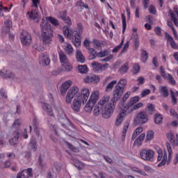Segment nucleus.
<instances>
[{
  "label": "nucleus",
  "mask_w": 178,
  "mask_h": 178,
  "mask_svg": "<svg viewBox=\"0 0 178 178\" xmlns=\"http://www.w3.org/2000/svg\"><path fill=\"white\" fill-rule=\"evenodd\" d=\"M121 17L122 19V33L124 34V31H126V27L127 26L126 23V16L124 14H122Z\"/></svg>",
  "instance_id": "49"
},
{
  "label": "nucleus",
  "mask_w": 178,
  "mask_h": 178,
  "mask_svg": "<svg viewBox=\"0 0 178 178\" xmlns=\"http://www.w3.org/2000/svg\"><path fill=\"white\" fill-rule=\"evenodd\" d=\"M63 66H64L65 70H67V72H71L72 69H73V67L72 66V65H70L69 63H66V64H63Z\"/></svg>",
  "instance_id": "62"
},
{
  "label": "nucleus",
  "mask_w": 178,
  "mask_h": 178,
  "mask_svg": "<svg viewBox=\"0 0 178 178\" xmlns=\"http://www.w3.org/2000/svg\"><path fill=\"white\" fill-rule=\"evenodd\" d=\"M60 62L63 63V65H65L66 63H69V60L67 59V56H66V54L63 51H59L58 53Z\"/></svg>",
  "instance_id": "28"
},
{
  "label": "nucleus",
  "mask_w": 178,
  "mask_h": 178,
  "mask_svg": "<svg viewBox=\"0 0 178 178\" xmlns=\"http://www.w3.org/2000/svg\"><path fill=\"white\" fill-rule=\"evenodd\" d=\"M154 123L156 124H162L163 123V116L161 113H156L154 115Z\"/></svg>",
  "instance_id": "31"
},
{
  "label": "nucleus",
  "mask_w": 178,
  "mask_h": 178,
  "mask_svg": "<svg viewBox=\"0 0 178 178\" xmlns=\"http://www.w3.org/2000/svg\"><path fill=\"white\" fill-rule=\"evenodd\" d=\"M133 172H135L136 173H139V175H141L142 176H147V174L145 172L140 170L137 167H134L132 168Z\"/></svg>",
  "instance_id": "51"
},
{
  "label": "nucleus",
  "mask_w": 178,
  "mask_h": 178,
  "mask_svg": "<svg viewBox=\"0 0 178 178\" xmlns=\"http://www.w3.org/2000/svg\"><path fill=\"white\" fill-rule=\"evenodd\" d=\"M92 43L94 44V45H95V47H97V48H101L102 47L101 42H99V40L97 39H93Z\"/></svg>",
  "instance_id": "64"
},
{
  "label": "nucleus",
  "mask_w": 178,
  "mask_h": 178,
  "mask_svg": "<svg viewBox=\"0 0 178 178\" xmlns=\"http://www.w3.org/2000/svg\"><path fill=\"white\" fill-rule=\"evenodd\" d=\"M138 72H140V65L138 64H135L134 65V70L132 71V73L134 74H137V73H138Z\"/></svg>",
  "instance_id": "60"
},
{
  "label": "nucleus",
  "mask_w": 178,
  "mask_h": 178,
  "mask_svg": "<svg viewBox=\"0 0 178 178\" xmlns=\"http://www.w3.org/2000/svg\"><path fill=\"white\" fill-rule=\"evenodd\" d=\"M0 76L3 77V79H13V77H15V74L9 70L3 69V70H0Z\"/></svg>",
  "instance_id": "19"
},
{
  "label": "nucleus",
  "mask_w": 178,
  "mask_h": 178,
  "mask_svg": "<svg viewBox=\"0 0 178 178\" xmlns=\"http://www.w3.org/2000/svg\"><path fill=\"white\" fill-rule=\"evenodd\" d=\"M72 81H67L62 84L60 90L61 95H65V94H66V91L69 90L70 86H72Z\"/></svg>",
  "instance_id": "17"
},
{
  "label": "nucleus",
  "mask_w": 178,
  "mask_h": 178,
  "mask_svg": "<svg viewBox=\"0 0 178 178\" xmlns=\"http://www.w3.org/2000/svg\"><path fill=\"white\" fill-rule=\"evenodd\" d=\"M126 113H127V112H126L124 108V111L118 114L115 121V126H120L122 124V122L124 120Z\"/></svg>",
  "instance_id": "21"
},
{
  "label": "nucleus",
  "mask_w": 178,
  "mask_h": 178,
  "mask_svg": "<svg viewBox=\"0 0 178 178\" xmlns=\"http://www.w3.org/2000/svg\"><path fill=\"white\" fill-rule=\"evenodd\" d=\"M20 124H22V120L17 119L13 124L12 127L13 129H16V130H17V129H19V127H20Z\"/></svg>",
  "instance_id": "47"
},
{
  "label": "nucleus",
  "mask_w": 178,
  "mask_h": 178,
  "mask_svg": "<svg viewBox=\"0 0 178 178\" xmlns=\"http://www.w3.org/2000/svg\"><path fill=\"white\" fill-rule=\"evenodd\" d=\"M78 30L76 31H72L69 26H64L63 29V34L65 37H67V38H69L70 40H72L73 38V34H82L83 33V25L81 23H79L77 24Z\"/></svg>",
  "instance_id": "8"
},
{
  "label": "nucleus",
  "mask_w": 178,
  "mask_h": 178,
  "mask_svg": "<svg viewBox=\"0 0 178 178\" xmlns=\"http://www.w3.org/2000/svg\"><path fill=\"white\" fill-rule=\"evenodd\" d=\"M27 15L31 20H34L36 23L40 21V15L38 10H32L31 12H28Z\"/></svg>",
  "instance_id": "13"
},
{
  "label": "nucleus",
  "mask_w": 178,
  "mask_h": 178,
  "mask_svg": "<svg viewBox=\"0 0 178 178\" xmlns=\"http://www.w3.org/2000/svg\"><path fill=\"white\" fill-rule=\"evenodd\" d=\"M154 32L156 35H159V37H161V35H162V29L159 26L154 28Z\"/></svg>",
  "instance_id": "61"
},
{
  "label": "nucleus",
  "mask_w": 178,
  "mask_h": 178,
  "mask_svg": "<svg viewBox=\"0 0 178 178\" xmlns=\"http://www.w3.org/2000/svg\"><path fill=\"white\" fill-rule=\"evenodd\" d=\"M146 111L148 115H154L156 109L155 108V106L151 103H148L146 107Z\"/></svg>",
  "instance_id": "30"
},
{
  "label": "nucleus",
  "mask_w": 178,
  "mask_h": 178,
  "mask_svg": "<svg viewBox=\"0 0 178 178\" xmlns=\"http://www.w3.org/2000/svg\"><path fill=\"white\" fill-rule=\"evenodd\" d=\"M65 51L68 55H70L73 52V47L70 44H67L65 47Z\"/></svg>",
  "instance_id": "56"
},
{
  "label": "nucleus",
  "mask_w": 178,
  "mask_h": 178,
  "mask_svg": "<svg viewBox=\"0 0 178 178\" xmlns=\"http://www.w3.org/2000/svg\"><path fill=\"white\" fill-rule=\"evenodd\" d=\"M141 133H143V127H139L136 128V130L134 131L131 140H136L137 136H138V134H141Z\"/></svg>",
  "instance_id": "37"
},
{
  "label": "nucleus",
  "mask_w": 178,
  "mask_h": 178,
  "mask_svg": "<svg viewBox=\"0 0 178 178\" xmlns=\"http://www.w3.org/2000/svg\"><path fill=\"white\" fill-rule=\"evenodd\" d=\"M167 149L168 151V159L167 160V165H170V163L172 162V154L173 152H172V147L169 145L167 146Z\"/></svg>",
  "instance_id": "40"
},
{
  "label": "nucleus",
  "mask_w": 178,
  "mask_h": 178,
  "mask_svg": "<svg viewBox=\"0 0 178 178\" xmlns=\"http://www.w3.org/2000/svg\"><path fill=\"white\" fill-rule=\"evenodd\" d=\"M159 92L164 98H168V97H169V90H168L167 86H161L159 89Z\"/></svg>",
  "instance_id": "32"
},
{
  "label": "nucleus",
  "mask_w": 178,
  "mask_h": 178,
  "mask_svg": "<svg viewBox=\"0 0 178 178\" xmlns=\"http://www.w3.org/2000/svg\"><path fill=\"white\" fill-rule=\"evenodd\" d=\"M160 73L163 79H168V74L165 72V68H163V66L160 67Z\"/></svg>",
  "instance_id": "58"
},
{
  "label": "nucleus",
  "mask_w": 178,
  "mask_h": 178,
  "mask_svg": "<svg viewBox=\"0 0 178 178\" xmlns=\"http://www.w3.org/2000/svg\"><path fill=\"white\" fill-rule=\"evenodd\" d=\"M33 48L34 49H36L37 51H39V52H41V51H44L45 49V47H44V44L36 42L33 46Z\"/></svg>",
  "instance_id": "38"
},
{
  "label": "nucleus",
  "mask_w": 178,
  "mask_h": 178,
  "mask_svg": "<svg viewBox=\"0 0 178 178\" xmlns=\"http://www.w3.org/2000/svg\"><path fill=\"white\" fill-rule=\"evenodd\" d=\"M140 157L143 161H154V156L155 155V152L152 149H143L140 151Z\"/></svg>",
  "instance_id": "9"
},
{
  "label": "nucleus",
  "mask_w": 178,
  "mask_h": 178,
  "mask_svg": "<svg viewBox=\"0 0 178 178\" xmlns=\"http://www.w3.org/2000/svg\"><path fill=\"white\" fill-rule=\"evenodd\" d=\"M78 70L81 74H86V73H88V67H87V65H78Z\"/></svg>",
  "instance_id": "34"
},
{
  "label": "nucleus",
  "mask_w": 178,
  "mask_h": 178,
  "mask_svg": "<svg viewBox=\"0 0 178 178\" xmlns=\"http://www.w3.org/2000/svg\"><path fill=\"white\" fill-rule=\"evenodd\" d=\"M44 166H45V163L44 162V157L42 155L40 154L38 159V169L40 172H42L44 170Z\"/></svg>",
  "instance_id": "24"
},
{
  "label": "nucleus",
  "mask_w": 178,
  "mask_h": 178,
  "mask_svg": "<svg viewBox=\"0 0 178 178\" xmlns=\"http://www.w3.org/2000/svg\"><path fill=\"white\" fill-rule=\"evenodd\" d=\"M128 71H129V64L127 63L122 65L119 70L120 73H122V74H124V73H127Z\"/></svg>",
  "instance_id": "39"
},
{
  "label": "nucleus",
  "mask_w": 178,
  "mask_h": 178,
  "mask_svg": "<svg viewBox=\"0 0 178 178\" xmlns=\"http://www.w3.org/2000/svg\"><path fill=\"white\" fill-rule=\"evenodd\" d=\"M98 99H99V92L98 91L93 92L90 95L89 100L88 101L87 104L84 107V111L86 112H91L94 106H95V104H97Z\"/></svg>",
  "instance_id": "5"
},
{
  "label": "nucleus",
  "mask_w": 178,
  "mask_h": 178,
  "mask_svg": "<svg viewBox=\"0 0 178 178\" xmlns=\"http://www.w3.org/2000/svg\"><path fill=\"white\" fill-rule=\"evenodd\" d=\"M40 61L43 66H48L51 63V60L49 59V56H46L45 54H42L40 56Z\"/></svg>",
  "instance_id": "27"
},
{
  "label": "nucleus",
  "mask_w": 178,
  "mask_h": 178,
  "mask_svg": "<svg viewBox=\"0 0 178 178\" xmlns=\"http://www.w3.org/2000/svg\"><path fill=\"white\" fill-rule=\"evenodd\" d=\"M134 123L136 126H143L145 123H148V115L147 111H141L136 114L134 120Z\"/></svg>",
  "instance_id": "7"
},
{
  "label": "nucleus",
  "mask_w": 178,
  "mask_h": 178,
  "mask_svg": "<svg viewBox=\"0 0 178 178\" xmlns=\"http://www.w3.org/2000/svg\"><path fill=\"white\" fill-rule=\"evenodd\" d=\"M110 98L109 95H105L99 101L93 111L95 116H99L101 113L102 118L109 119L113 115L116 105L109 102Z\"/></svg>",
  "instance_id": "1"
},
{
  "label": "nucleus",
  "mask_w": 178,
  "mask_h": 178,
  "mask_svg": "<svg viewBox=\"0 0 178 178\" xmlns=\"http://www.w3.org/2000/svg\"><path fill=\"white\" fill-rule=\"evenodd\" d=\"M58 119L59 123H60L63 127H66V124L69 123V119L66 118V115L63 113L61 114V115H58Z\"/></svg>",
  "instance_id": "22"
},
{
  "label": "nucleus",
  "mask_w": 178,
  "mask_h": 178,
  "mask_svg": "<svg viewBox=\"0 0 178 178\" xmlns=\"http://www.w3.org/2000/svg\"><path fill=\"white\" fill-rule=\"evenodd\" d=\"M108 55H109L108 50H104V51H101L97 53V58H104L105 56H108Z\"/></svg>",
  "instance_id": "52"
},
{
  "label": "nucleus",
  "mask_w": 178,
  "mask_h": 178,
  "mask_svg": "<svg viewBox=\"0 0 178 178\" xmlns=\"http://www.w3.org/2000/svg\"><path fill=\"white\" fill-rule=\"evenodd\" d=\"M167 77L166 79H168V83H170L172 86H176V81H175V79L170 74H167Z\"/></svg>",
  "instance_id": "53"
},
{
  "label": "nucleus",
  "mask_w": 178,
  "mask_h": 178,
  "mask_svg": "<svg viewBox=\"0 0 178 178\" xmlns=\"http://www.w3.org/2000/svg\"><path fill=\"white\" fill-rule=\"evenodd\" d=\"M145 138V134H140L134 141V144H137V145H141L143 144V141Z\"/></svg>",
  "instance_id": "36"
},
{
  "label": "nucleus",
  "mask_w": 178,
  "mask_h": 178,
  "mask_svg": "<svg viewBox=\"0 0 178 178\" xmlns=\"http://www.w3.org/2000/svg\"><path fill=\"white\" fill-rule=\"evenodd\" d=\"M81 94L83 97L74 98L72 102L71 108L74 112H80L81 104H87V101L90 97V90L87 88H84L81 90Z\"/></svg>",
  "instance_id": "2"
},
{
  "label": "nucleus",
  "mask_w": 178,
  "mask_h": 178,
  "mask_svg": "<svg viewBox=\"0 0 178 178\" xmlns=\"http://www.w3.org/2000/svg\"><path fill=\"white\" fill-rule=\"evenodd\" d=\"M11 27H12V21L10 19H6L4 22V24L2 28L3 34H6V33H10Z\"/></svg>",
  "instance_id": "16"
},
{
  "label": "nucleus",
  "mask_w": 178,
  "mask_h": 178,
  "mask_svg": "<svg viewBox=\"0 0 178 178\" xmlns=\"http://www.w3.org/2000/svg\"><path fill=\"white\" fill-rule=\"evenodd\" d=\"M144 170L147 172V173H155V170L148 165H145L144 167Z\"/></svg>",
  "instance_id": "59"
},
{
  "label": "nucleus",
  "mask_w": 178,
  "mask_h": 178,
  "mask_svg": "<svg viewBox=\"0 0 178 178\" xmlns=\"http://www.w3.org/2000/svg\"><path fill=\"white\" fill-rule=\"evenodd\" d=\"M138 101H140V97H138V96H136L131 99L129 102H128L127 104L124 107L125 112H127V111H129L130 108H131V106L136 105V103L138 102Z\"/></svg>",
  "instance_id": "15"
},
{
  "label": "nucleus",
  "mask_w": 178,
  "mask_h": 178,
  "mask_svg": "<svg viewBox=\"0 0 178 178\" xmlns=\"http://www.w3.org/2000/svg\"><path fill=\"white\" fill-rule=\"evenodd\" d=\"M99 76L98 75L90 74L85 79L86 83H98L99 81Z\"/></svg>",
  "instance_id": "20"
},
{
  "label": "nucleus",
  "mask_w": 178,
  "mask_h": 178,
  "mask_svg": "<svg viewBox=\"0 0 178 178\" xmlns=\"http://www.w3.org/2000/svg\"><path fill=\"white\" fill-rule=\"evenodd\" d=\"M165 37L168 41L170 42L171 48H172V49H177L178 44H177L175 40H173V37H172V35H169L168 33H165Z\"/></svg>",
  "instance_id": "23"
},
{
  "label": "nucleus",
  "mask_w": 178,
  "mask_h": 178,
  "mask_svg": "<svg viewBox=\"0 0 178 178\" xmlns=\"http://www.w3.org/2000/svg\"><path fill=\"white\" fill-rule=\"evenodd\" d=\"M75 55L77 62H79L80 63H84L86 62V57H84L81 51L77 49Z\"/></svg>",
  "instance_id": "25"
},
{
  "label": "nucleus",
  "mask_w": 178,
  "mask_h": 178,
  "mask_svg": "<svg viewBox=\"0 0 178 178\" xmlns=\"http://www.w3.org/2000/svg\"><path fill=\"white\" fill-rule=\"evenodd\" d=\"M154 131H149L147 133V136H146V140L147 141H151V140H152V138H154Z\"/></svg>",
  "instance_id": "54"
},
{
  "label": "nucleus",
  "mask_w": 178,
  "mask_h": 178,
  "mask_svg": "<svg viewBox=\"0 0 178 178\" xmlns=\"http://www.w3.org/2000/svg\"><path fill=\"white\" fill-rule=\"evenodd\" d=\"M21 42L23 45L29 47L31 44V35L27 33L26 31H22L21 33Z\"/></svg>",
  "instance_id": "10"
},
{
  "label": "nucleus",
  "mask_w": 178,
  "mask_h": 178,
  "mask_svg": "<svg viewBox=\"0 0 178 178\" xmlns=\"http://www.w3.org/2000/svg\"><path fill=\"white\" fill-rule=\"evenodd\" d=\"M141 56H142V61L143 62V63H145V62L148 60V52H147V51L145 50H142Z\"/></svg>",
  "instance_id": "45"
},
{
  "label": "nucleus",
  "mask_w": 178,
  "mask_h": 178,
  "mask_svg": "<svg viewBox=\"0 0 178 178\" xmlns=\"http://www.w3.org/2000/svg\"><path fill=\"white\" fill-rule=\"evenodd\" d=\"M127 130H129V123H126L124 125L122 136V140H124L126 138V134L127 133Z\"/></svg>",
  "instance_id": "48"
},
{
  "label": "nucleus",
  "mask_w": 178,
  "mask_h": 178,
  "mask_svg": "<svg viewBox=\"0 0 178 178\" xmlns=\"http://www.w3.org/2000/svg\"><path fill=\"white\" fill-rule=\"evenodd\" d=\"M83 97V95L81 92H79V88L77 86H73L70 88V89L68 90L66 97H65V102L66 104H72V99L73 98H77V97Z\"/></svg>",
  "instance_id": "6"
},
{
  "label": "nucleus",
  "mask_w": 178,
  "mask_h": 178,
  "mask_svg": "<svg viewBox=\"0 0 178 178\" xmlns=\"http://www.w3.org/2000/svg\"><path fill=\"white\" fill-rule=\"evenodd\" d=\"M47 19L53 24V26H59V22L55 17H47Z\"/></svg>",
  "instance_id": "41"
},
{
  "label": "nucleus",
  "mask_w": 178,
  "mask_h": 178,
  "mask_svg": "<svg viewBox=\"0 0 178 178\" xmlns=\"http://www.w3.org/2000/svg\"><path fill=\"white\" fill-rule=\"evenodd\" d=\"M127 84V81L124 79H122L118 82V84L115 86L113 91V97L110 102L111 104L116 105V102L122 98V95H123V92L124 91V87H126Z\"/></svg>",
  "instance_id": "4"
},
{
  "label": "nucleus",
  "mask_w": 178,
  "mask_h": 178,
  "mask_svg": "<svg viewBox=\"0 0 178 178\" xmlns=\"http://www.w3.org/2000/svg\"><path fill=\"white\" fill-rule=\"evenodd\" d=\"M88 54H90L89 59L90 60H92L97 57L98 53L95 51V49H94V48L90 47V49H88Z\"/></svg>",
  "instance_id": "33"
},
{
  "label": "nucleus",
  "mask_w": 178,
  "mask_h": 178,
  "mask_svg": "<svg viewBox=\"0 0 178 178\" xmlns=\"http://www.w3.org/2000/svg\"><path fill=\"white\" fill-rule=\"evenodd\" d=\"M76 6H78L79 8H85V9H88V5L83 3L81 1H77Z\"/></svg>",
  "instance_id": "57"
},
{
  "label": "nucleus",
  "mask_w": 178,
  "mask_h": 178,
  "mask_svg": "<svg viewBox=\"0 0 178 178\" xmlns=\"http://www.w3.org/2000/svg\"><path fill=\"white\" fill-rule=\"evenodd\" d=\"M45 20L42 19V22L40 24L42 29V38L44 45H49L52 43V37H54V31L51 28V24L48 22H44Z\"/></svg>",
  "instance_id": "3"
},
{
  "label": "nucleus",
  "mask_w": 178,
  "mask_h": 178,
  "mask_svg": "<svg viewBox=\"0 0 178 178\" xmlns=\"http://www.w3.org/2000/svg\"><path fill=\"white\" fill-rule=\"evenodd\" d=\"M42 107L49 116H52L53 118L55 116V114H54V109L52 108V106L49 105V104L43 103Z\"/></svg>",
  "instance_id": "14"
},
{
  "label": "nucleus",
  "mask_w": 178,
  "mask_h": 178,
  "mask_svg": "<svg viewBox=\"0 0 178 178\" xmlns=\"http://www.w3.org/2000/svg\"><path fill=\"white\" fill-rule=\"evenodd\" d=\"M117 83L118 81L115 80L108 83V85L106 86V91L112 90V88H113V87L115 86V84H117Z\"/></svg>",
  "instance_id": "44"
},
{
  "label": "nucleus",
  "mask_w": 178,
  "mask_h": 178,
  "mask_svg": "<svg viewBox=\"0 0 178 178\" xmlns=\"http://www.w3.org/2000/svg\"><path fill=\"white\" fill-rule=\"evenodd\" d=\"M170 95H171V101L173 105H176L177 104V99L175 96V92L173 90H170Z\"/></svg>",
  "instance_id": "55"
},
{
  "label": "nucleus",
  "mask_w": 178,
  "mask_h": 178,
  "mask_svg": "<svg viewBox=\"0 0 178 178\" xmlns=\"http://www.w3.org/2000/svg\"><path fill=\"white\" fill-rule=\"evenodd\" d=\"M22 178H29L33 177V168H28L27 170H24L22 172Z\"/></svg>",
  "instance_id": "29"
},
{
  "label": "nucleus",
  "mask_w": 178,
  "mask_h": 178,
  "mask_svg": "<svg viewBox=\"0 0 178 178\" xmlns=\"http://www.w3.org/2000/svg\"><path fill=\"white\" fill-rule=\"evenodd\" d=\"M65 144H66V145H67L68 148H70V149H72V151H73L74 152H79V147H74L73 145L70 144L67 141H65Z\"/></svg>",
  "instance_id": "46"
},
{
  "label": "nucleus",
  "mask_w": 178,
  "mask_h": 178,
  "mask_svg": "<svg viewBox=\"0 0 178 178\" xmlns=\"http://www.w3.org/2000/svg\"><path fill=\"white\" fill-rule=\"evenodd\" d=\"M123 44H124V38H122L120 44L115 47L113 50L112 52H113V54H116V52H118L120 49H122V47H123Z\"/></svg>",
  "instance_id": "42"
},
{
  "label": "nucleus",
  "mask_w": 178,
  "mask_h": 178,
  "mask_svg": "<svg viewBox=\"0 0 178 178\" xmlns=\"http://www.w3.org/2000/svg\"><path fill=\"white\" fill-rule=\"evenodd\" d=\"M92 67L93 69V71L98 72H104V70H106L108 67H109V64L105 63L104 65L95 61L92 63Z\"/></svg>",
  "instance_id": "11"
},
{
  "label": "nucleus",
  "mask_w": 178,
  "mask_h": 178,
  "mask_svg": "<svg viewBox=\"0 0 178 178\" xmlns=\"http://www.w3.org/2000/svg\"><path fill=\"white\" fill-rule=\"evenodd\" d=\"M20 133H22V129H17L13 133V138H15L17 140H19L20 138Z\"/></svg>",
  "instance_id": "43"
},
{
  "label": "nucleus",
  "mask_w": 178,
  "mask_h": 178,
  "mask_svg": "<svg viewBox=\"0 0 178 178\" xmlns=\"http://www.w3.org/2000/svg\"><path fill=\"white\" fill-rule=\"evenodd\" d=\"M143 106V103L140 102L137 104H134V106H131L129 110H127V113H131L134 111H137V109H140Z\"/></svg>",
  "instance_id": "35"
},
{
  "label": "nucleus",
  "mask_w": 178,
  "mask_h": 178,
  "mask_svg": "<svg viewBox=\"0 0 178 178\" xmlns=\"http://www.w3.org/2000/svg\"><path fill=\"white\" fill-rule=\"evenodd\" d=\"M166 137L168 140V141L172 144L173 146L178 145V135H176V137H175V134L173 131H170L169 133L166 134Z\"/></svg>",
  "instance_id": "12"
},
{
  "label": "nucleus",
  "mask_w": 178,
  "mask_h": 178,
  "mask_svg": "<svg viewBox=\"0 0 178 178\" xmlns=\"http://www.w3.org/2000/svg\"><path fill=\"white\" fill-rule=\"evenodd\" d=\"M29 145L34 152L37 151V141L35 140L32 139L29 143Z\"/></svg>",
  "instance_id": "50"
},
{
  "label": "nucleus",
  "mask_w": 178,
  "mask_h": 178,
  "mask_svg": "<svg viewBox=\"0 0 178 178\" xmlns=\"http://www.w3.org/2000/svg\"><path fill=\"white\" fill-rule=\"evenodd\" d=\"M67 11L63 10L60 13V17L62 20H64L66 17H67Z\"/></svg>",
  "instance_id": "63"
},
{
  "label": "nucleus",
  "mask_w": 178,
  "mask_h": 178,
  "mask_svg": "<svg viewBox=\"0 0 178 178\" xmlns=\"http://www.w3.org/2000/svg\"><path fill=\"white\" fill-rule=\"evenodd\" d=\"M33 127L34 133L37 137H40V128H38V122L37 121V118H34L33 120Z\"/></svg>",
  "instance_id": "26"
},
{
  "label": "nucleus",
  "mask_w": 178,
  "mask_h": 178,
  "mask_svg": "<svg viewBox=\"0 0 178 178\" xmlns=\"http://www.w3.org/2000/svg\"><path fill=\"white\" fill-rule=\"evenodd\" d=\"M71 38H72V42L74 46L80 47V45H81V34L74 33Z\"/></svg>",
  "instance_id": "18"
}]
</instances>
